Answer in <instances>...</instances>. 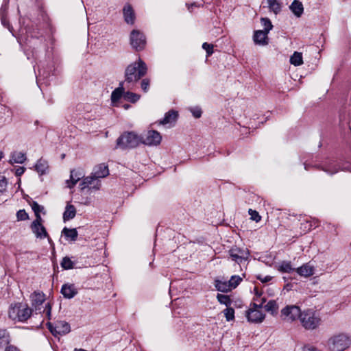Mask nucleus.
<instances>
[{"mask_svg":"<svg viewBox=\"0 0 351 351\" xmlns=\"http://www.w3.org/2000/svg\"><path fill=\"white\" fill-rule=\"evenodd\" d=\"M304 169L307 171L311 168L322 170L328 175L332 176L339 171L351 172V143L346 155L338 160L332 158H321L315 156L311 160H306L304 162Z\"/></svg>","mask_w":351,"mask_h":351,"instance_id":"nucleus-1","label":"nucleus"},{"mask_svg":"<svg viewBox=\"0 0 351 351\" xmlns=\"http://www.w3.org/2000/svg\"><path fill=\"white\" fill-rule=\"evenodd\" d=\"M351 346V336L346 332H339L331 336L327 341L329 351H345Z\"/></svg>","mask_w":351,"mask_h":351,"instance_id":"nucleus-2","label":"nucleus"},{"mask_svg":"<svg viewBox=\"0 0 351 351\" xmlns=\"http://www.w3.org/2000/svg\"><path fill=\"white\" fill-rule=\"evenodd\" d=\"M147 71L146 64L139 59L127 66L125 71V82L130 84L138 82L147 73Z\"/></svg>","mask_w":351,"mask_h":351,"instance_id":"nucleus-3","label":"nucleus"},{"mask_svg":"<svg viewBox=\"0 0 351 351\" xmlns=\"http://www.w3.org/2000/svg\"><path fill=\"white\" fill-rule=\"evenodd\" d=\"M300 322L305 330H314L322 324V318L319 313L313 309L308 308L302 312Z\"/></svg>","mask_w":351,"mask_h":351,"instance_id":"nucleus-4","label":"nucleus"},{"mask_svg":"<svg viewBox=\"0 0 351 351\" xmlns=\"http://www.w3.org/2000/svg\"><path fill=\"white\" fill-rule=\"evenodd\" d=\"M32 310L27 304L14 303L9 307L8 316L14 320L19 322H25L32 315Z\"/></svg>","mask_w":351,"mask_h":351,"instance_id":"nucleus-5","label":"nucleus"},{"mask_svg":"<svg viewBox=\"0 0 351 351\" xmlns=\"http://www.w3.org/2000/svg\"><path fill=\"white\" fill-rule=\"evenodd\" d=\"M141 136L134 132L122 134L117 140V145L122 149L135 148L141 144Z\"/></svg>","mask_w":351,"mask_h":351,"instance_id":"nucleus-6","label":"nucleus"},{"mask_svg":"<svg viewBox=\"0 0 351 351\" xmlns=\"http://www.w3.org/2000/svg\"><path fill=\"white\" fill-rule=\"evenodd\" d=\"M265 298H261L259 303L254 302L250 304V308L246 311V317L250 322L261 323L265 319V314L262 311Z\"/></svg>","mask_w":351,"mask_h":351,"instance_id":"nucleus-7","label":"nucleus"},{"mask_svg":"<svg viewBox=\"0 0 351 351\" xmlns=\"http://www.w3.org/2000/svg\"><path fill=\"white\" fill-rule=\"evenodd\" d=\"M47 326L54 337L64 335L71 331L70 324L63 320H58L54 323L48 322Z\"/></svg>","mask_w":351,"mask_h":351,"instance_id":"nucleus-8","label":"nucleus"},{"mask_svg":"<svg viewBox=\"0 0 351 351\" xmlns=\"http://www.w3.org/2000/svg\"><path fill=\"white\" fill-rule=\"evenodd\" d=\"M302 312L296 305H287L281 310V317L285 322H293L300 319Z\"/></svg>","mask_w":351,"mask_h":351,"instance_id":"nucleus-9","label":"nucleus"},{"mask_svg":"<svg viewBox=\"0 0 351 351\" xmlns=\"http://www.w3.org/2000/svg\"><path fill=\"white\" fill-rule=\"evenodd\" d=\"M229 255L233 261L241 265L249 259L250 253L247 248L234 246L229 250Z\"/></svg>","mask_w":351,"mask_h":351,"instance_id":"nucleus-10","label":"nucleus"},{"mask_svg":"<svg viewBox=\"0 0 351 351\" xmlns=\"http://www.w3.org/2000/svg\"><path fill=\"white\" fill-rule=\"evenodd\" d=\"M141 144H143L149 147L157 146L160 145L162 141L160 134L156 130H149L145 134L140 135Z\"/></svg>","mask_w":351,"mask_h":351,"instance_id":"nucleus-11","label":"nucleus"},{"mask_svg":"<svg viewBox=\"0 0 351 351\" xmlns=\"http://www.w3.org/2000/svg\"><path fill=\"white\" fill-rule=\"evenodd\" d=\"M130 44L136 51L143 50L146 45V38L143 33L133 29L130 34Z\"/></svg>","mask_w":351,"mask_h":351,"instance_id":"nucleus-12","label":"nucleus"},{"mask_svg":"<svg viewBox=\"0 0 351 351\" xmlns=\"http://www.w3.org/2000/svg\"><path fill=\"white\" fill-rule=\"evenodd\" d=\"M42 221L41 217L34 219L31 224V230L36 238L43 239L47 237L49 242L51 243V239L49 238L46 228L42 224Z\"/></svg>","mask_w":351,"mask_h":351,"instance_id":"nucleus-13","label":"nucleus"},{"mask_svg":"<svg viewBox=\"0 0 351 351\" xmlns=\"http://www.w3.org/2000/svg\"><path fill=\"white\" fill-rule=\"evenodd\" d=\"M8 7V1L4 0L0 8V19L2 25L8 28L12 35L14 36L12 27L10 25L9 21L7 19Z\"/></svg>","mask_w":351,"mask_h":351,"instance_id":"nucleus-14","label":"nucleus"},{"mask_svg":"<svg viewBox=\"0 0 351 351\" xmlns=\"http://www.w3.org/2000/svg\"><path fill=\"white\" fill-rule=\"evenodd\" d=\"M123 15L126 23L133 25L135 21L136 16L132 6L130 3H126L123 8Z\"/></svg>","mask_w":351,"mask_h":351,"instance_id":"nucleus-15","label":"nucleus"},{"mask_svg":"<svg viewBox=\"0 0 351 351\" xmlns=\"http://www.w3.org/2000/svg\"><path fill=\"white\" fill-rule=\"evenodd\" d=\"M268 34L262 30H256L254 32L253 40L256 45L265 46L268 45Z\"/></svg>","mask_w":351,"mask_h":351,"instance_id":"nucleus-16","label":"nucleus"},{"mask_svg":"<svg viewBox=\"0 0 351 351\" xmlns=\"http://www.w3.org/2000/svg\"><path fill=\"white\" fill-rule=\"evenodd\" d=\"M178 117V112L175 110H170L165 114L163 119L159 121L160 125H167L174 123Z\"/></svg>","mask_w":351,"mask_h":351,"instance_id":"nucleus-17","label":"nucleus"},{"mask_svg":"<svg viewBox=\"0 0 351 351\" xmlns=\"http://www.w3.org/2000/svg\"><path fill=\"white\" fill-rule=\"evenodd\" d=\"M60 292L64 298L71 299L77 295V290L73 284H64L62 285Z\"/></svg>","mask_w":351,"mask_h":351,"instance_id":"nucleus-18","label":"nucleus"},{"mask_svg":"<svg viewBox=\"0 0 351 351\" xmlns=\"http://www.w3.org/2000/svg\"><path fill=\"white\" fill-rule=\"evenodd\" d=\"M109 174V169L106 165L104 163L99 164L95 166L93 171V175L97 180L108 176Z\"/></svg>","mask_w":351,"mask_h":351,"instance_id":"nucleus-19","label":"nucleus"},{"mask_svg":"<svg viewBox=\"0 0 351 351\" xmlns=\"http://www.w3.org/2000/svg\"><path fill=\"white\" fill-rule=\"evenodd\" d=\"M80 188L82 190L86 188L99 189L97 179L94 177L93 173L90 176L86 177L83 179L82 182L80 183Z\"/></svg>","mask_w":351,"mask_h":351,"instance_id":"nucleus-20","label":"nucleus"},{"mask_svg":"<svg viewBox=\"0 0 351 351\" xmlns=\"http://www.w3.org/2000/svg\"><path fill=\"white\" fill-rule=\"evenodd\" d=\"M295 271L300 276L307 278L314 274L315 268L313 265L308 263L297 268Z\"/></svg>","mask_w":351,"mask_h":351,"instance_id":"nucleus-21","label":"nucleus"},{"mask_svg":"<svg viewBox=\"0 0 351 351\" xmlns=\"http://www.w3.org/2000/svg\"><path fill=\"white\" fill-rule=\"evenodd\" d=\"M32 305L36 308L45 301V295L41 291H34L30 295Z\"/></svg>","mask_w":351,"mask_h":351,"instance_id":"nucleus-22","label":"nucleus"},{"mask_svg":"<svg viewBox=\"0 0 351 351\" xmlns=\"http://www.w3.org/2000/svg\"><path fill=\"white\" fill-rule=\"evenodd\" d=\"M84 177V175L80 171L71 170L70 180H66L67 186L70 189L73 188L76 183Z\"/></svg>","mask_w":351,"mask_h":351,"instance_id":"nucleus-23","label":"nucleus"},{"mask_svg":"<svg viewBox=\"0 0 351 351\" xmlns=\"http://www.w3.org/2000/svg\"><path fill=\"white\" fill-rule=\"evenodd\" d=\"M62 234L67 241H75L77 239L78 232L75 228L64 227L62 230Z\"/></svg>","mask_w":351,"mask_h":351,"instance_id":"nucleus-24","label":"nucleus"},{"mask_svg":"<svg viewBox=\"0 0 351 351\" xmlns=\"http://www.w3.org/2000/svg\"><path fill=\"white\" fill-rule=\"evenodd\" d=\"M281 0H267V7L269 12H273L276 15L278 14L282 10Z\"/></svg>","mask_w":351,"mask_h":351,"instance_id":"nucleus-25","label":"nucleus"},{"mask_svg":"<svg viewBox=\"0 0 351 351\" xmlns=\"http://www.w3.org/2000/svg\"><path fill=\"white\" fill-rule=\"evenodd\" d=\"M289 9L297 17H300L304 12V7L298 0H294L289 6Z\"/></svg>","mask_w":351,"mask_h":351,"instance_id":"nucleus-26","label":"nucleus"},{"mask_svg":"<svg viewBox=\"0 0 351 351\" xmlns=\"http://www.w3.org/2000/svg\"><path fill=\"white\" fill-rule=\"evenodd\" d=\"M215 287L218 291L227 293L231 291L230 287L229 286L228 281H223L221 280L216 279L214 283Z\"/></svg>","mask_w":351,"mask_h":351,"instance_id":"nucleus-27","label":"nucleus"},{"mask_svg":"<svg viewBox=\"0 0 351 351\" xmlns=\"http://www.w3.org/2000/svg\"><path fill=\"white\" fill-rule=\"evenodd\" d=\"M125 93L123 84H120V86L115 88L111 94V101L114 105L123 97Z\"/></svg>","mask_w":351,"mask_h":351,"instance_id":"nucleus-28","label":"nucleus"},{"mask_svg":"<svg viewBox=\"0 0 351 351\" xmlns=\"http://www.w3.org/2000/svg\"><path fill=\"white\" fill-rule=\"evenodd\" d=\"M27 158L24 153L20 152H14L12 153L10 162L11 164L19 163L22 164L26 160Z\"/></svg>","mask_w":351,"mask_h":351,"instance_id":"nucleus-29","label":"nucleus"},{"mask_svg":"<svg viewBox=\"0 0 351 351\" xmlns=\"http://www.w3.org/2000/svg\"><path fill=\"white\" fill-rule=\"evenodd\" d=\"M76 215V209L72 204H67L63 213L64 221L73 219Z\"/></svg>","mask_w":351,"mask_h":351,"instance_id":"nucleus-30","label":"nucleus"},{"mask_svg":"<svg viewBox=\"0 0 351 351\" xmlns=\"http://www.w3.org/2000/svg\"><path fill=\"white\" fill-rule=\"evenodd\" d=\"M48 163L43 158L39 159L35 165V170L42 176L47 173L48 169Z\"/></svg>","mask_w":351,"mask_h":351,"instance_id":"nucleus-31","label":"nucleus"},{"mask_svg":"<svg viewBox=\"0 0 351 351\" xmlns=\"http://www.w3.org/2000/svg\"><path fill=\"white\" fill-rule=\"evenodd\" d=\"M266 311L270 313L272 315L278 314V305L276 300H269L264 306Z\"/></svg>","mask_w":351,"mask_h":351,"instance_id":"nucleus-32","label":"nucleus"},{"mask_svg":"<svg viewBox=\"0 0 351 351\" xmlns=\"http://www.w3.org/2000/svg\"><path fill=\"white\" fill-rule=\"evenodd\" d=\"M282 273H291L295 269L292 267L290 261H282L278 268Z\"/></svg>","mask_w":351,"mask_h":351,"instance_id":"nucleus-33","label":"nucleus"},{"mask_svg":"<svg viewBox=\"0 0 351 351\" xmlns=\"http://www.w3.org/2000/svg\"><path fill=\"white\" fill-rule=\"evenodd\" d=\"M290 63L294 66H300L303 64L302 53L295 51L290 57Z\"/></svg>","mask_w":351,"mask_h":351,"instance_id":"nucleus-34","label":"nucleus"},{"mask_svg":"<svg viewBox=\"0 0 351 351\" xmlns=\"http://www.w3.org/2000/svg\"><path fill=\"white\" fill-rule=\"evenodd\" d=\"M10 335L5 329H0V347L5 346L10 343Z\"/></svg>","mask_w":351,"mask_h":351,"instance_id":"nucleus-35","label":"nucleus"},{"mask_svg":"<svg viewBox=\"0 0 351 351\" xmlns=\"http://www.w3.org/2000/svg\"><path fill=\"white\" fill-rule=\"evenodd\" d=\"M141 96L138 94L132 92L127 91L123 94V99L131 103H136L140 99Z\"/></svg>","mask_w":351,"mask_h":351,"instance_id":"nucleus-36","label":"nucleus"},{"mask_svg":"<svg viewBox=\"0 0 351 351\" xmlns=\"http://www.w3.org/2000/svg\"><path fill=\"white\" fill-rule=\"evenodd\" d=\"M217 301L221 304L225 305L226 307L230 306L232 304V300L228 295L217 293Z\"/></svg>","mask_w":351,"mask_h":351,"instance_id":"nucleus-37","label":"nucleus"},{"mask_svg":"<svg viewBox=\"0 0 351 351\" xmlns=\"http://www.w3.org/2000/svg\"><path fill=\"white\" fill-rule=\"evenodd\" d=\"M261 23L263 27V29L262 31L267 32V34H269V32L273 28V25L271 23V20L269 18L262 17L261 19Z\"/></svg>","mask_w":351,"mask_h":351,"instance_id":"nucleus-38","label":"nucleus"},{"mask_svg":"<svg viewBox=\"0 0 351 351\" xmlns=\"http://www.w3.org/2000/svg\"><path fill=\"white\" fill-rule=\"evenodd\" d=\"M60 265L64 269L69 270L74 268L75 263L69 257L65 256L62 258Z\"/></svg>","mask_w":351,"mask_h":351,"instance_id":"nucleus-39","label":"nucleus"},{"mask_svg":"<svg viewBox=\"0 0 351 351\" xmlns=\"http://www.w3.org/2000/svg\"><path fill=\"white\" fill-rule=\"evenodd\" d=\"M243 280L242 278L238 275L232 276L230 279L228 280L229 286L231 290L234 289Z\"/></svg>","mask_w":351,"mask_h":351,"instance_id":"nucleus-40","label":"nucleus"},{"mask_svg":"<svg viewBox=\"0 0 351 351\" xmlns=\"http://www.w3.org/2000/svg\"><path fill=\"white\" fill-rule=\"evenodd\" d=\"M38 75H36V82L39 87H40V81L44 80L45 78H47L49 76V73L47 72L45 70L40 69V66L38 65Z\"/></svg>","mask_w":351,"mask_h":351,"instance_id":"nucleus-41","label":"nucleus"},{"mask_svg":"<svg viewBox=\"0 0 351 351\" xmlns=\"http://www.w3.org/2000/svg\"><path fill=\"white\" fill-rule=\"evenodd\" d=\"M223 313L227 322H231L234 319V309L230 306L226 307L223 311Z\"/></svg>","mask_w":351,"mask_h":351,"instance_id":"nucleus-42","label":"nucleus"},{"mask_svg":"<svg viewBox=\"0 0 351 351\" xmlns=\"http://www.w3.org/2000/svg\"><path fill=\"white\" fill-rule=\"evenodd\" d=\"M32 208L33 211L34 212L36 219H38V217H41L40 213L43 211L44 207L39 205L36 202L34 201L32 202L31 204Z\"/></svg>","mask_w":351,"mask_h":351,"instance_id":"nucleus-43","label":"nucleus"},{"mask_svg":"<svg viewBox=\"0 0 351 351\" xmlns=\"http://www.w3.org/2000/svg\"><path fill=\"white\" fill-rule=\"evenodd\" d=\"M25 33L27 34V37L25 38V43L28 45L29 43H32V40H34V38L38 39V37L36 36V33L35 32H31L30 30H26Z\"/></svg>","mask_w":351,"mask_h":351,"instance_id":"nucleus-44","label":"nucleus"},{"mask_svg":"<svg viewBox=\"0 0 351 351\" xmlns=\"http://www.w3.org/2000/svg\"><path fill=\"white\" fill-rule=\"evenodd\" d=\"M189 110L195 118L198 119L201 117L202 111L199 106L190 107Z\"/></svg>","mask_w":351,"mask_h":351,"instance_id":"nucleus-45","label":"nucleus"},{"mask_svg":"<svg viewBox=\"0 0 351 351\" xmlns=\"http://www.w3.org/2000/svg\"><path fill=\"white\" fill-rule=\"evenodd\" d=\"M7 185L6 178L4 176L0 175V195L6 191Z\"/></svg>","mask_w":351,"mask_h":351,"instance_id":"nucleus-46","label":"nucleus"},{"mask_svg":"<svg viewBox=\"0 0 351 351\" xmlns=\"http://www.w3.org/2000/svg\"><path fill=\"white\" fill-rule=\"evenodd\" d=\"M248 213L250 215V219L256 222H258L261 219V217L259 213L254 210L249 209Z\"/></svg>","mask_w":351,"mask_h":351,"instance_id":"nucleus-47","label":"nucleus"},{"mask_svg":"<svg viewBox=\"0 0 351 351\" xmlns=\"http://www.w3.org/2000/svg\"><path fill=\"white\" fill-rule=\"evenodd\" d=\"M202 48L206 51L207 57L210 56L213 53V45L212 44L204 43Z\"/></svg>","mask_w":351,"mask_h":351,"instance_id":"nucleus-48","label":"nucleus"},{"mask_svg":"<svg viewBox=\"0 0 351 351\" xmlns=\"http://www.w3.org/2000/svg\"><path fill=\"white\" fill-rule=\"evenodd\" d=\"M16 217L18 221H25L28 219L29 216L26 211L24 209H23L19 210L16 213Z\"/></svg>","mask_w":351,"mask_h":351,"instance_id":"nucleus-49","label":"nucleus"},{"mask_svg":"<svg viewBox=\"0 0 351 351\" xmlns=\"http://www.w3.org/2000/svg\"><path fill=\"white\" fill-rule=\"evenodd\" d=\"M149 88V80L145 78L141 82V88L144 92H147Z\"/></svg>","mask_w":351,"mask_h":351,"instance_id":"nucleus-50","label":"nucleus"},{"mask_svg":"<svg viewBox=\"0 0 351 351\" xmlns=\"http://www.w3.org/2000/svg\"><path fill=\"white\" fill-rule=\"evenodd\" d=\"M44 313H45L46 316L49 319L51 318V306L49 303H47L45 304Z\"/></svg>","mask_w":351,"mask_h":351,"instance_id":"nucleus-51","label":"nucleus"},{"mask_svg":"<svg viewBox=\"0 0 351 351\" xmlns=\"http://www.w3.org/2000/svg\"><path fill=\"white\" fill-rule=\"evenodd\" d=\"M256 278L263 283H267L272 279L271 276H262L261 275H258L256 276Z\"/></svg>","mask_w":351,"mask_h":351,"instance_id":"nucleus-52","label":"nucleus"},{"mask_svg":"<svg viewBox=\"0 0 351 351\" xmlns=\"http://www.w3.org/2000/svg\"><path fill=\"white\" fill-rule=\"evenodd\" d=\"M25 170V167H19L15 170V175L16 176H21L22 174L24 173Z\"/></svg>","mask_w":351,"mask_h":351,"instance_id":"nucleus-53","label":"nucleus"},{"mask_svg":"<svg viewBox=\"0 0 351 351\" xmlns=\"http://www.w3.org/2000/svg\"><path fill=\"white\" fill-rule=\"evenodd\" d=\"M254 294L256 296V298H254V300L258 302V303H259L260 302L258 301V298H261V297L262 295V292L259 291L257 287H254Z\"/></svg>","mask_w":351,"mask_h":351,"instance_id":"nucleus-54","label":"nucleus"},{"mask_svg":"<svg viewBox=\"0 0 351 351\" xmlns=\"http://www.w3.org/2000/svg\"><path fill=\"white\" fill-rule=\"evenodd\" d=\"M305 351H322L319 348L313 346H308L305 348Z\"/></svg>","mask_w":351,"mask_h":351,"instance_id":"nucleus-55","label":"nucleus"},{"mask_svg":"<svg viewBox=\"0 0 351 351\" xmlns=\"http://www.w3.org/2000/svg\"><path fill=\"white\" fill-rule=\"evenodd\" d=\"M5 351H20L16 347L8 346L5 348Z\"/></svg>","mask_w":351,"mask_h":351,"instance_id":"nucleus-56","label":"nucleus"},{"mask_svg":"<svg viewBox=\"0 0 351 351\" xmlns=\"http://www.w3.org/2000/svg\"><path fill=\"white\" fill-rule=\"evenodd\" d=\"M303 225L304 226V228H306L307 230L313 228V225L311 222L306 221V223Z\"/></svg>","mask_w":351,"mask_h":351,"instance_id":"nucleus-57","label":"nucleus"},{"mask_svg":"<svg viewBox=\"0 0 351 351\" xmlns=\"http://www.w3.org/2000/svg\"><path fill=\"white\" fill-rule=\"evenodd\" d=\"M186 5L188 6V10L191 12V8L194 5H195V3H191V4H186Z\"/></svg>","mask_w":351,"mask_h":351,"instance_id":"nucleus-58","label":"nucleus"},{"mask_svg":"<svg viewBox=\"0 0 351 351\" xmlns=\"http://www.w3.org/2000/svg\"><path fill=\"white\" fill-rule=\"evenodd\" d=\"M123 107L124 109L128 110V109H129L130 108V105H129V104H124L123 106Z\"/></svg>","mask_w":351,"mask_h":351,"instance_id":"nucleus-59","label":"nucleus"},{"mask_svg":"<svg viewBox=\"0 0 351 351\" xmlns=\"http://www.w3.org/2000/svg\"><path fill=\"white\" fill-rule=\"evenodd\" d=\"M350 130H351L350 127L349 125H348V128L346 130L345 133L348 134L350 133Z\"/></svg>","mask_w":351,"mask_h":351,"instance_id":"nucleus-60","label":"nucleus"},{"mask_svg":"<svg viewBox=\"0 0 351 351\" xmlns=\"http://www.w3.org/2000/svg\"><path fill=\"white\" fill-rule=\"evenodd\" d=\"M25 55L27 56V59H29H29H30V57H29V53H27V49H25Z\"/></svg>","mask_w":351,"mask_h":351,"instance_id":"nucleus-61","label":"nucleus"},{"mask_svg":"<svg viewBox=\"0 0 351 351\" xmlns=\"http://www.w3.org/2000/svg\"><path fill=\"white\" fill-rule=\"evenodd\" d=\"M74 351H88V350H84V349H82V348H80V349L75 348V349L74 350Z\"/></svg>","mask_w":351,"mask_h":351,"instance_id":"nucleus-62","label":"nucleus"},{"mask_svg":"<svg viewBox=\"0 0 351 351\" xmlns=\"http://www.w3.org/2000/svg\"><path fill=\"white\" fill-rule=\"evenodd\" d=\"M178 301H179V299H178V298L176 299V300H175V301H174V304H173V305L174 306V305L177 304V303L178 302Z\"/></svg>","mask_w":351,"mask_h":351,"instance_id":"nucleus-63","label":"nucleus"},{"mask_svg":"<svg viewBox=\"0 0 351 351\" xmlns=\"http://www.w3.org/2000/svg\"><path fill=\"white\" fill-rule=\"evenodd\" d=\"M342 119H343L342 115H340V122H341V124L343 125L344 123H343V120Z\"/></svg>","mask_w":351,"mask_h":351,"instance_id":"nucleus-64","label":"nucleus"}]
</instances>
